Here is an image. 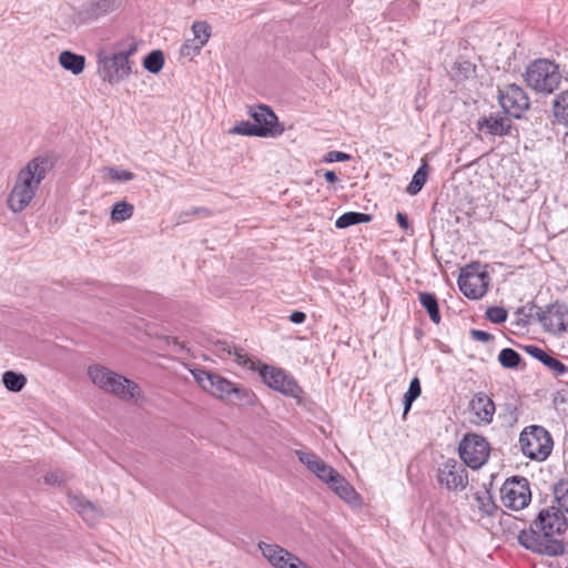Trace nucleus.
<instances>
[{"instance_id": "1", "label": "nucleus", "mask_w": 568, "mask_h": 568, "mask_svg": "<svg viewBox=\"0 0 568 568\" xmlns=\"http://www.w3.org/2000/svg\"><path fill=\"white\" fill-rule=\"evenodd\" d=\"M567 527V519L561 509L547 507L539 511L530 530L520 531L518 540L521 546L534 552L550 557L562 556L565 545L554 536L564 534Z\"/></svg>"}, {"instance_id": "2", "label": "nucleus", "mask_w": 568, "mask_h": 568, "mask_svg": "<svg viewBox=\"0 0 568 568\" xmlns=\"http://www.w3.org/2000/svg\"><path fill=\"white\" fill-rule=\"evenodd\" d=\"M52 166L53 163L48 156H37L27 163L19 172L8 199V205L12 212H22L30 204Z\"/></svg>"}, {"instance_id": "3", "label": "nucleus", "mask_w": 568, "mask_h": 568, "mask_svg": "<svg viewBox=\"0 0 568 568\" xmlns=\"http://www.w3.org/2000/svg\"><path fill=\"white\" fill-rule=\"evenodd\" d=\"M222 351L226 354L231 355L233 353L230 346L223 345ZM235 361L244 366L248 367L252 371L258 369L260 375L263 382L272 389L280 392L281 394L300 399L303 395V389L298 386L293 376L287 374L284 369L277 368L275 366L270 365H260L256 364L252 358H250L246 354H243L242 351L234 348Z\"/></svg>"}, {"instance_id": "4", "label": "nucleus", "mask_w": 568, "mask_h": 568, "mask_svg": "<svg viewBox=\"0 0 568 568\" xmlns=\"http://www.w3.org/2000/svg\"><path fill=\"white\" fill-rule=\"evenodd\" d=\"M138 50V41L133 38L124 39L114 44V52L99 55V73L103 81L116 84L128 79L132 73L130 58Z\"/></svg>"}, {"instance_id": "5", "label": "nucleus", "mask_w": 568, "mask_h": 568, "mask_svg": "<svg viewBox=\"0 0 568 568\" xmlns=\"http://www.w3.org/2000/svg\"><path fill=\"white\" fill-rule=\"evenodd\" d=\"M91 382L99 388L125 402H138L142 397L140 386L101 365H91L88 368Z\"/></svg>"}, {"instance_id": "6", "label": "nucleus", "mask_w": 568, "mask_h": 568, "mask_svg": "<svg viewBox=\"0 0 568 568\" xmlns=\"http://www.w3.org/2000/svg\"><path fill=\"white\" fill-rule=\"evenodd\" d=\"M559 67L547 59L531 62L525 72L527 84L539 93H552L561 82Z\"/></svg>"}, {"instance_id": "7", "label": "nucleus", "mask_w": 568, "mask_h": 568, "mask_svg": "<svg viewBox=\"0 0 568 568\" xmlns=\"http://www.w3.org/2000/svg\"><path fill=\"white\" fill-rule=\"evenodd\" d=\"M552 446V438L542 426H527L519 435L520 450L531 460H545L550 455Z\"/></svg>"}, {"instance_id": "8", "label": "nucleus", "mask_w": 568, "mask_h": 568, "mask_svg": "<svg viewBox=\"0 0 568 568\" xmlns=\"http://www.w3.org/2000/svg\"><path fill=\"white\" fill-rule=\"evenodd\" d=\"M500 500L504 507L511 510H521L531 500L529 481L525 477H511L500 488Z\"/></svg>"}, {"instance_id": "9", "label": "nucleus", "mask_w": 568, "mask_h": 568, "mask_svg": "<svg viewBox=\"0 0 568 568\" xmlns=\"http://www.w3.org/2000/svg\"><path fill=\"white\" fill-rule=\"evenodd\" d=\"M458 452L465 465L478 469L487 462L490 446L485 437L477 434H467L460 440Z\"/></svg>"}, {"instance_id": "10", "label": "nucleus", "mask_w": 568, "mask_h": 568, "mask_svg": "<svg viewBox=\"0 0 568 568\" xmlns=\"http://www.w3.org/2000/svg\"><path fill=\"white\" fill-rule=\"evenodd\" d=\"M489 276L479 265H468L462 270L458 286L465 296L471 300L483 297L488 288Z\"/></svg>"}, {"instance_id": "11", "label": "nucleus", "mask_w": 568, "mask_h": 568, "mask_svg": "<svg viewBox=\"0 0 568 568\" xmlns=\"http://www.w3.org/2000/svg\"><path fill=\"white\" fill-rule=\"evenodd\" d=\"M436 478L440 486L450 491H460L468 485V473L463 464L448 458L438 465Z\"/></svg>"}, {"instance_id": "12", "label": "nucleus", "mask_w": 568, "mask_h": 568, "mask_svg": "<svg viewBox=\"0 0 568 568\" xmlns=\"http://www.w3.org/2000/svg\"><path fill=\"white\" fill-rule=\"evenodd\" d=\"M498 101L504 112L514 116L520 115L529 108V98L517 84H506L498 90Z\"/></svg>"}, {"instance_id": "13", "label": "nucleus", "mask_w": 568, "mask_h": 568, "mask_svg": "<svg viewBox=\"0 0 568 568\" xmlns=\"http://www.w3.org/2000/svg\"><path fill=\"white\" fill-rule=\"evenodd\" d=\"M298 460L321 481L326 484L327 486L337 478L339 473L333 468L331 465L326 464L318 455L304 452L296 450L295 452Z\"/></svg>"}, {"instance_id": "14", "label": "nucleus", "mask_w": 568, "mask_h": 568, "mask_svg": "<svg viewBox=\"0 0 568 568\" xmlns=\"http://www.w3.org/2000/svg\"><path fill=\"white\" fill-rule=\"evenodd\" d=\"M542 327L552 333L559 334L568 328V307L564 304H554L542 311L539 317Z\"/></svg>"}, {"instance_id": "15", "label": "nucleus", "mask_w": 568, "mask_h": 568, "mask_svg": "<svg viewBox=\"0 0 568 568\" xmlns=\"http://www.w3.org/2000/svg\"><path fill=\"white\" fill-rule=\"evenodd\" d=\"M469 408L475 416L473 422L478 425H488L495 415V404L485 393H477L469 403Z\"/></svg>"}, {"instance_id": "16", "label": "nucleus", "mask_w": 568, "mask_h": 568, "mask_svg": "<svg viewBox=\"0 0 568 568\" xmlns=\"http://www.w3.org/2000/svg\"><path fill=\"white\" fill-rule=\"evenodd\" d=\"M251 116L254 120L255 126L258 129H268L267 136H277L283 133L284 128H282L278 122L275 113L266 105H258L254 108L251 112Z\"/></svg>"}, {"instance_id": "17", "label": "nucleus", "mask_w": 568, "mask_h": 568, "mask_svg": "<svg viewBox=\"0 0 568 568\" xmlns=\"http://www.w3.org/2000/svg\"><path fill=\"white\" fill-rule=\"evenodd\" d=\"M206 392L221 399L229 398L232 395H235L237 399H243L244 396L248 395L246 389L236 386L217 374H215L212 386H209Z\"/></svg>"}, {"instance_id": "18", "label": "nucleus", "mask_w": 568, "mask_h": 568, "mask_svg": "<svg viewBox=\"0 0 568 568\" xmlns=\"http://www.w3.org/2000/svg\"><path fill=\"white\" fill-rule=\"evenodd\" d=\"M69 504L90 525L101 518V510L81 495H69Z\"/></svg>"}, {"instance_id": "19", "label": "nucleus", "mask_w": 568, "mask_h": 568, "mask_svg": "<svg viewBox=\"0 0 568 568\" xmlns=\"http://www.w3.org/2000/svg\"><path fill=\"white\" fill-rule=\"evenodd\" d=\"M478 129L480 131L486 130V132L494 136H504L509 134L511 123L510 120L504 116H488L479 120Z\"/></svg>"}, {"instance_id": "20", "label": "nucleus", "mask_w": 568, "mask_h": 568, "mask_svg": "<svg viewBox=\"0 0 568 568\" xmlns=\"http://www.w3.org/2000/svg\"><path fill=\"white\" fill-rule=\"evenodd\" d=\"M328 487L345 503L349 505L359 504V495L343 475L339 474Z\"/></svg>"}, {"instance_id": "21", "label": "nucleus", "mask_w": 568, "mask_h": 568, "mask_svg": "<svg viewBox=\"0 0 568 568\" xmlns=\"http://www.w3.org/2000/svg\"><path fill=\"white\" fill-rule=\"evenodd\" d=\"M59 63L63 69L71 71L73 74H80L84 69L85 59L83 55L71 51H63L59 55Z\"/></svg>"}, {"instance_id": "22", "label": "nucleus", "mask_w": 568, "mask_h": 568, "mask_svg": "<svg viewBox=\"0 0 568 568\" xmlns=\"http://www.w3.org/2000/svg\"><path fill=\"white\" fill-rule=\"evenodd\" d=\"M552 113L559 124L568 126V90L554 99Z\"/></svg>"}, {"instance_id": "23", "label": "nucleus", "mask_w": 568, "mask_h": 568, "mask_svg": "<svg viewBox=\"0 0 568 568\" xmlns=\"http://www.w3.org/2000/svg\"><path fill=\"white\" fill-rule=\"evenodd\" d=\"M542 310L534 303H527L516 311L517 324L521 326L529 325L532 321L539 323Z\"/></svg>"}, {"instance_id": "24", "label": "nucleus", "mask_w": 568, "mask_h": 568, "mask_svg": "<svg viewBox=\"0 0 568 568\" xmlns=\"http://www.w3.org/2000/svg\"><path fill=\"white\" fill-rule=\"evenodd\" d=\"M268 129H258L255 124L248 121H240L230 129L231 134L247 135V136H267Z\"/></svg>"}, {"instance_id": "25", "label": "nucleus", "mask_w": 568, "mask_h": 568, "mask_svg": "<svg viewBox=\"0 0 568 568\" xmlns=\"http://www.w3.org/2000/svg\"><path fill=\"white\" fill-rule=\"evenodd\" d=\"M134 206L126 201L115 202L111 210V220L114 223L124 222L133 216Z\"/></svg>"}, {"instance_id": "26", "label": "nucleus", "mask_w": 568, "mask_h": 568, "mask_svg": "<svg viewBox=\"0 0 568 568\" xmlns=\"http://www.w3.org/2000/svg\"><path fill=\"white\" fill-rule=\"evenodd\" d=\"M372 220V216L366 213L359 212H347L342 214L335 222L337 229H345L351 225L367 223Z\"/></svg>"}, {"instance_id": "27", "label": "nucleus", "mask_w": 568, "mask_h": 568, "mask_svg": "<svg viewBox=\"0 0 568 568\" xmlns=\"http://www.w3.org/2000/svg\"><path fill=\"white\" fill-rule=\"evenodd\" d=\"M419 302L423 305V307L427 311L430 320L435 324H438L440 322V314L436 296L432 293L424 292L419 294Z\"/></svg>"}, {"instance_id": "28", "label": "nucleus", "mask_w": 568, "mask_h": 568, "mask_svg": "<svg viewBox=\"0 0 568 568\" xmlns=\"http://www.w3.org/2000/svg\"><path fill=\"white\" fill-rule=\"evenodd\" d=\"M2 383L8 390L17 393L26 386L27 378L22 374L7 371L2 375Z\"/></svg>"}, {"instance_id": "29", "label": "nucleus", "mask_w": 568, "mask_h": 568, "mask_svg": "<svg viewBox=\"0 0 568 568\" xmlns=\"http://www.w3.org/2000/svg\"><path fill=\"white\" fill-rule=\"evenodd\" d=\"M427 163L423 162L422 165L413 175L410 183L407 185L406 191L408 194L416 195L423 189L427 180Z\"/></svg>"}, {"instance_id": "30", "label": "nucleus", "mask_w": 568, "mask_h": 568, "mask_svg": "<svg viewBox=\"0 0 568 568\" xmlns=\"http://www.w3.org/2000/svg\"><path fill=\"white\" fill-rule=\"evenodd\" d=\"M552 493L558 508L568 513V478L555 484Z\"/></svg>"}, {"instance_id": "31", "label": "nucleus", "mask_w": 568, "mask_h": 568, "mask_svg": "<svg viewBox=\"0 0 568 568\" xmlns=\"http://www.w3.org/2000/svg\"><path fill=\"white\" fill-rule=\"evenodd\" d=\"M164 65V55L161 50L150 52L143 60V67L151 73H159Z\"/></svg>"}, {"instance_id": "32", "label": "nucleus", "mask_w": 568, "mask_h": 568, "mask_svg": "<svg viewBox=\"0 0 568 568\" xmlns=\"http://www.w3.org/2000/svg\"><path fill=\"white\" fill-rule=\"evenodd\" d=\"M420 382L417 377H414L409 383L408 390L404 395V414L408 413L413 402L420 396Z\"/></svg>"}, {"instance_id": "33", "label": "nucleus", "mask_w": 568, "mask_h": 568, "mask_svg": "<svg viewBox=\"0 0 568 568\" xmlns=\"http://www.w3.org/2000/svg\"><path fill=\"white\" fill-rule=\"evenodd\" d=\"M498 361L505 368H516L519 365L521 357L515 349L504 348L498 355Z\"/></svg>"}, {"instance_id": "34", "label": "nucleus", "mask_w": 568, "mask_h": 568, "mask_svg": "<svg viewBox=\"0 0 568 568\" xmlns=\"http://www.w3.org/2000/svg\"><path fill=\"white\" fill-rule=\"evenodd\" d=\"M194 40L204 47L211 37V27L204 21H196L192 26Z\"/></svg>"}, {"instance_id": "35", "label": "nucleus", "mask_w": 568, "mask_h": 568, "mask_svg": "<svg viewBox=\"0 0 568 568\" xmlns=\"http://www.w3.org/2000/svg\"><path fill=\"white\" fill-rule=\"evenodd\" d=\"M544 365L556 377H559L561 374L568 373V365L551 355H548Z\"/></svg>"}, {"instance_id": "36", "label": "nucleus", "mask_w": 568, "mask_h": 568, "mask_svg": "<svg viewBox=\"0 0 568 568\" xmlns=\"http://www.w3.org/2000/svg\"><path fill=\"white\" fill-rule=\"evenodd\" d=\"M194 379L197 382V384L206 392L209 386H212V381L215 376V374L209 373L204 369H193L191 371Z\"/></svg>"}, {"instance_id": "37", "label": "nucleus", "mask_w": 568, "mask_h": 568, "mask_svg": "<svg viewBox=\"0 0 568 568\" xmlns=\"http://www.w3.org/2000/svg\"><path fill=\"white\" fill-rule=\"evenodd\" d=\"M116 7V0H97L91 6V11L95 16L105 14Z\"/></svg>"}, {"instance_id": "38", "label": "nucleus", "mask_w": 568, "mask_h": 568, "mask_svg": "<svg viewBox=\"0 0 568 568\" xmlns=\"http://www.w3.org/2000/svg\"><path fill=\"white\" fill-rule=\"evenodd\" d=\"M476 500L480 513L484 515L491 516L497 510V506L488 495L477 496Z\"/></svg>"}, {"instance_id": "39", "label": "nucleus", "mask_w": 568, "mask_h": 568, "mask_svg": "<svg viewBox=\"0 0 568 568\" xmlns=\"http://www.w3.org/2000/svg\"><path fill=\"white\" fill-rule=\"evenodd\" d=\"M486 316L490 322L500 324L507 320V311L500 306H491L487 308Z\"/></svg>"}, {"instance_id": "40", "label": "nucleus", "mask_w": 568, "mask_h": 568, "mask_svg": "<svg viewBox=\"0 0 568 568\" xmlns=\"http://www.w3.org/2000/svg\"><path fill=\"white\" fill-rule=\"evenodd\" d=\"M108 175L115 182H128L134 179V173L126 170H119L115 168L106 169Z\"/></svg>"}, {"instance_id": "41", "label": "nucleus", "mask_w": 568, "mask_h": 568, "mask_svg": "<svg viewBox=\"0 0 568 568\" xmlns=\"http://www.w3.org/2000/svg\"><path fill=\"white\" fill-rule=\"evenodd\" d=\"M202 48L203 47L200 45L199 43H196V41L194 39H191V40H186L182 44V47L180 49V53L183 57L193 58L194 55L200 53Z\"/></svg>"}, {"instance_id": "42", "label": "nucleus", "mask_w": 568, "mask_h": 568, "mask_svg": "<svg viewBox=\"0 0 568 568\" xmlns=\"http://www.w3.org/2000/svg\"><path fill=\"white\" fill-rule=\"evenodd\" d=\"M351 160V155L341 151H329L324 156V162L332 163V162H343Z\"/></svg>"}, {"instance_id": "43", "label": "nucleus", "mask_w": 568, "mask_h": 568, "mask_svg": "<svg viewBox=\"0 0 568 568\" xmlns=\"http://www.w3.org/2000/svg\"><path fill=\"white\" fill-rule=\"evenodd\" d=\"M526 352L530 354L534 358L538 359L542 364L548 357V353H546L542 348L535 346V345H528L525 347Z\"/></svg>"}, {"instance_id": "44", "label": "nucleus", "mask_w": 568, "mask_h": 568, "mask_svg": "<svg viewBox=\"0 0 568 568\" xmlns=\"http://www.w3.org/2000/svg\"><path fill=\"white\" fill-rule=\"evenodd\" d=\"M470 335L475 341L481 343H487L493 339V336L489 333L480 329H471Z\"/></svg>"}, {"instance_id": "45", "label": "nucleus", "mask_w": 568, "mask_h": 568, "mask_svg": "<svg viewBox=\"0 0 568 568\" xmlns=\"http://www.w3.org/2000/svg\"><path fill=\"white\" fill-rule=\"evenodd\" d=\"M396 220H397L398 225H399L403 230H405V231L410 230V231L413 232V230L410 229V224H409V222H408V219H407L406 214H404V213H402V212H398V213L396 214Z\"/></svg>"}, {"instance_id": "46", "label": "nucleus", "mask_w": 568, "mask_h": 568, "mask_svg": "<svg viewBox=\"0 0 568 568\" xmlns=\"http://www.w3.org/2000/svg\"><path fill=\"white\" fill-rule=\"evenodd\" d=\"M290 320L291 322H293L294 324H302L305 322L306 320V315L305 313L301 312V311H295L293 312L291 315H290Z\"/></svg>"}, {"instance_id": "47", "label": "nucleus", "mask_w": 568, "mask_h": 568, "mask_svg": "<svg viewBox=\"0 0 568 568\" xmlns=\"http://www.w3.org/2000/svg\"><path fill=\"white\" fill-rule=\"evenodd\" d=\"M324 178H325L326 182H328V183H335L338 180L337 175L334 171H326L324 173Z\"/></svg>"}, {"instance_id": "48", "label": "nucleus", "mask_w": 568, "mask_h": 568, "mask_svg": "<svg viewBox=\"0 0 568 568\" xmlns=\"http://www.w3.org/2000/svg\"><path fill=\"white\" fill-rule=\"evenodd\" d=\"M44 480L45 483L48 484H51V485H55V484H59V479H58V475L55 474H49L44 477Z\"/></svg>"}, {"instance_id": "49", "label": "nucleus", "mask_w": 568, "mask_h": 568, "mask_svg": "<svg viewBox=\"0 0 568 568\" xmlns=\"http://www.w3.org/2000/svg\"><path fill=\"white\" fill-rule=\"evenodd\" d=\"M565 402H566L565 396H564L561 393H559V392H558V393L555 395L554 404H555V405H558V404H562V403H565Z\"/></svg>"}, {"instance_id": "50", "label": "nucleus", "mask_w": 568, "mask_h": 568, "mask_svg": "<svg viewBox=\"0 0 568 568\" xmlns=\"http://www.w3.org/2000/svg\"><path fill=\"white\" fill-rule=\"evenodd\" d=\"M560 376L565 377L564 382L568 384V373L561 374Z\"/></svg>"}, {"instance_id": "51", "label": "nucleus", "mask_w": 568, "mask_h": 568, "mask_svg": "<svg viewBox=\"0 0 568 568\" xmlns=\"http://www.w3.org/2000/svg\"><path fill=\"white\" fill-rule=\"evenodd\" d=\"M174 344L179 345L181 348L183 347V345L180 344L176 338H174Z\"/></svg>"}]
</instances>
